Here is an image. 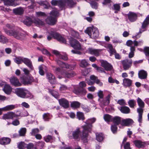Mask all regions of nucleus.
<instances>
[{
  "instance_id": "nucleus-1",
  "label": "nucleus",
  "mask_w": 149,
  "mask_h": 149,
  "mask_svg": "<svg viewBox=\"0 0 149 149\" xmlns=\"http://www.w3.org/2000/svg\"><path fill=\"white\" fill-rule=\"evenodd\" d=\"M96 119L95 118L88 119L85 122L86 125L82 126L81 127L83 129L82 131V134L81 136L82 139L85 142L86 141L87 137L88 136V133L91 132L92 127V124L95 122Z\"/></svg>"
},
{
  "instance_id": "nucleus-2",
  "label": "nucleus",
  "mask_w": 149,
  "mask_h": 149,
  "mask_svg": "<svg viewBox=\"0 0 149 149\" xmlns=\"http://www.w3.org/2000/svg\"><path fill=\"white\" fill-rule=\"evenodd\" d=\"M5 33L8 35L13 36L16 39L22 40L24 39L27 34L26 32L18 31L15 30H11L4 29Z\"/></svg>"
},
{
  "instance_id": "nucleus-3",
  "label": "nucleus",
  "mask_w": 149,
  "mask_h": 149,
  "mask_svg": "<svg viewBox=\"0 0 149 149\" xmlns=\"http://www.w3.org/2000/svg\"><path fill=\"white\" fill-rule=\"evenodd\" d=\"M58 14V11L55 8L50 13V16L48 17L46 19V22L52 25L56 24L57 20L56 17Z\"/></svg>"
},
{
  "instance_id": "nucleus-4",
  "label": "nucleus",
  "mask_w": 149,
  "mask_h": 149,
  "mask_svg": "<svg viewBox=\"0 0 149 149\" xmlns=\"http://www.w3.org/2000/svg\"><path fill=\"white\" fill-rule=\"evenodd\" d=\"M85 32L87 33L90 38H97L99 36V32L97 28L95 27H88L85 31Z\"/></svg>"
},
{
  "instance_id": "nucleus-5",
  "label": "nucleus",
  "mask_w": 149,
  "mask_h": 149,
  "mask_svg": "<svg viewBox=\"0 0 149 149\" xmlns=\"http://www.w3.org/2000/svg\"><path fill=\"white\" fill-rule=\"evenodd\" d=\"M111 97V95L109 94L104 98L98 99V101L100 107L103 108L105 106L108 105L110 103Z\"/></svg>"
},
{
  "instance_id": "nucleus-6",
  "label": "nucleus",
  "mask_w": 149,
  "mask_h": 149,
  "mask_svg": "<svg viewBox=\"0 0 149 149\" xmlns=\"http://www.w3.org/2000/svg\"><path fill=\"white\" fill-rule=\"evenodd\" d=\"M72 132V136H71L70 133L68 134V137L69 139H77L80 137L81 138V140L83 141L84 143H86L87 142V138L88 137V136L86 138V141H84L82 139L81 136V135L82 134V132L81 133H80V128H77L76 130L74 131H73Z\"/></svg>"
},
{
  "instance_id": "nucleus-7",
  "label": "nucleus",
  "mask_w": 149,
  "mask_h": 149,
  "mask_svg": "<svg viewBox=\"0 0 149 149\" xmlns=\"http://www.w3.org/2000/svg\"><path fill=\"white\" fill-rule=\"evenodd\" d=\"M49 33L54 38L58 41L65 44L66 43L65 39L58 33L53 30H51Z\"/></svg>"
},
{
  "instance_id": "nucleus-8",
  "label": "nucleus",
  "mask_w": 149,
  "mask_h": 149,
  "mask_svg": "<svg viewBox=\"0 0 149 149\" xmlns=\"http://www.w3.org/2000/svg\"><path fill=\"white\" fill-rule=\"evenodd\" d=\"M100 83V81L94 75H91L90 77V79H86L85 81H83L79 82V84H93Z\"/></svg>"
},
{
  "instance_id": "nucleus-9",
  "label": "nucleus",
  "mask_w": 149,
  "mask_h": 149,
  "mask_svg": "<svg viewBox=\"0 0 149 149\" xmlns=\"http://www.w3.org/2000/svg\"><path fill=\"white\" fill-rule=\"evenodd\" d=\"M52 4L54 6L58 5L61 10L65 9V2L64 0H52L51 1Z\"/></svg>"
},
{
  "instance_id": "nucleus-10",
  "label": "nucleus",
  "mask_w": 149,
  "mask_h": 149,
  "mask_svg": "<svg viewBox=\"0 0 149 149\" xmlns=\"http://www.w3.org/2000/svg\"><path fill=\"white\" fill-rule=\"evenodd\" d=\"M69 42L71 46L74 49L78 50L81 49V45L76 40L71 38L69 40Z\"/></svg>"
},
{
  "instance_id": "nucleus-11",
  "label": "nucleus",
  "mask_w": 149,
  "mask_h": 149,
  "mask_svg": "<svg viewBox=\"0 0 149 149\" xmlns=\"http://www.w3.org/2000/svg\"><path fill=\"white\" fill-rule=\"evenodd\" d=\"M124 70H127L130 68L132 65V60L126 59L121 61Z\"/></svg>"
},
{
  "instance_id": "nucleus-12",
  "label": "nucleus",
  "mask_w": 149,
  "mask_h": 149,
  "mask_svg": "<svg viewBox=\"0 0 149 149\" xmlns=\"http://www.w3.org/2000/svg\"><path fill=\"white\" fill-rule=\"evenodd\" d=\"M26 89L22 88H17L15 89V93L19 97L22 98H25Z\"/></svg>"
},
{
  "instance_id": "nucleus-13",
  "label": "nucleus",
  "mask_w": 149,
  "mask_h": 149,
  "mask_svg": "<svg viewBox=\"0 0 149 149\" xmlns=\"http://www.w3.org/2000/svg\"><path fill=\"white\" fill-rule=\"evenodd\" d=\"M103 50V49H95L90 48L88 49V53L97 56L100 55Z\"/></svg>"
},
{
  "instance_id": "nucleus-14",
  "label": "nucleus",
  "mask_w": 149,
  "mask_h": 149,
  "mask_svg": "<svg viewBox=\"0 0 149 149\" xmlns=\"http://www.w3.org/2000/svg\"><path fill=\"white\" fill-rule=\"evenodd\" d=\"M101 66L107 71H110L113 68L112 65L106 61H101Z\"/></svg>"
},
{
  "instance_id": "nucleus-15",
  "label": "nucleus",
  "mask_w": 149,
  "mask_h": 149,
  "mask_svg": "<svg viewBox=\"0 0 149 149\" xmlns=\"http://www.w3.org/2000/svg\"><path fill=\"white\" fill-rule=\"evenodd\" d=\"M135 146L139 148H143L146 146V143L140 140H135L133 142Z\"/></svg>"
},
{
  "instance_id": "nucleus-16",
  "label": "nucleus",
  "mask_w": 149,
  "mask_h": 149,
  "mask_svg": "<svg viewBox=\"0 0 149 149\" xmlns=\"http://www.w3.org/2000/svg\"><path fill=\"white\" fill-rule=\"evenodd\" d=\"M137 15L136 13L131 12H130L127 14L128 18L131 22H133L136 20Z\"/></svg>"
},
{
  "instance_id": "nucleus-17",
  "label": "nucleus",
  "mask_w": 149,
  "mask_h": 149,
  "mask_svg": "<svg viewBox=\"0 0 149 149\" xmlns=\"http://www.w3.org/2000/svg\"><path fill=\"white\" fill-rule=\"evenodd\" d=\"M22 63L28 67L31 70H33L32 62L30 59L23 57Z\"/></svg>"
},
{
  "instance_id": "nucleus-18",
  "label": "nucleus",
  "mask_w": 149,
  "mask_h": 149,
  "mask_svg": "<svg viewBox=\"0 0 149 149\" xmlns=\"http://www.w3.org/2000/svg\"><path fill=\"white\" fill-rule=\"evenodd\" d=\"M61 74L65 77L70 78L73 77L75 75L73 72H68L65 70L62 71L61 72Z\"/></svg>"
},
{
  "instance_id": "nucleus-19",
  "label": "nucleus",
  "mask_w": 149,
  "mask_h": 149,
  "mask_svg": "<svg viewBox=\"0 0 149 149\" xmlns=\"http://www.w3.org/2000/svg\"><path fill=\"white\" fill-rule=\"evenodd\" d=\"M17 117V115L15 113L10 112L4 114L3 117V118L4 119H13Z\"/></svg>"
},
{
  "instance_id": "nucleus-20",
  "label": "nucleus",
  "mask_w": 149,
  "mask_h": 149,
  "mask_svg": "<svg viewBox=\"0 0 149 149\" xmlns=\"http://www.w3.org/2000/svg\"><path fill=\"white\" fill-rule=\"evenodd\" d=\"M58 102L60 104L65 108H68L69 106L68 101L64 98L58 100Z\"/></svg>"
},
{
  "instance_id": "nucleus-21",
  "label": "nucleus",
  "mask_w": 149,
  "mask_h": 149,
  "mask_svg": "<svg viewBox=\"0 0 149 149\" xmlns=\"http://www.w3.org/2000/svg\"><path fill=\"white\" fill-rule=\"evenodd\" d=\"M133 122V120L131 119H123L121 118V125L122 126H127L132 124Z\"/></svg>"
},
{
  "instance_id": "nucleus-22",
  "label": "nucleus",
  "mask_w": 149,
  "mask_h": 149,
  "mask_svg": "<svg viewBox=\"0 0 149 149\" xmlns=\"http://www.w3.org/2000/svg\"><path fill=\"white\" fill-rule=\"evenodd\" d=\"M17 107L14 105H7L3 108H0V115L1 113V111H8L13 110Z\"/></svg>"
},
{
  "instance_id": "nucleus-23",
  "label": "nucleus",
  "mask_w": 149,
  "mask_h": 149,
  "mask_svg": "<svg viewBox=\"0 0 149 149\" xmlns=\"http://www.w3.org/2000/svg\"><path fill=\"white\" fill-rule=\"evenodd\" d=\"M139 77L141 79H144L146 78L147 76V72L143 70L139 71L138 73Z\"/></svg>"
},
{
  "instance_id": "nucleus-24",
  "label": "nucleus",
  "mask_w": 149,
  "mask_h": 149,
  "mask_svg": "<svg viewBox=\"0 0 149 149\" xmlns=\"http://www.w3.org/2000/svg\"><path fill=\"white\" fill-rule=\"evenodd\" d=\"M13 11V13L15 14L20 15L23 13L24 10L23 8L19 7L14 9Z\"/></svg>"
},
{
  "instance_id": "nucleus-25",
  "label": "nucleus",
  "mask_w": 149,
  "mask_h": 149,
  "mask_svg": "<svg viewBox=\"0 0 149 149\" xmlns=\"http://www.w3.org/2000/svg\"><path fill=\"white\" fill-rule=\"evenodd\" d=\"M65 2L66 6L65 8L68 6L69 8H72L76 4V2L73 0H64Z\"/></svg>"
},
{
  "instance_id": "nucleus-26",
  "label": "nucleus",
  "mask_w": 149,
  "mask_h": 149,
  "mask_svg": "<svg viewBox=\"0 0 149 149\" xmlns=\"http://www.w3.org/2000/svg\"><path fill=\"white\" fill-rule=\"evenodd\" d=\"M73 92L77 95H79V94L85 95L86 93V90L82 87L80 88L77 90L74 89Z\"/></svg>"
},
{
  "instance_id": "nucleus-27",
  "label": "nucleus",
  "mask_w": 149,
  "mask_h": 149,
  "mask_svg": "<svg viewBox=\"0 0 149 149\" xmlns=\"http://www.w3.org/2000/svg\"><path fill=\"white\" fill-rule=\"evenodd\" d=\"M118 109L122 113H128L130 112V109L127 107L125 106L120 107H118Z\"/></svg>"
},
{
  "instance_id": "nucleus-28",
  "label": "nucleus",
  "mask_w": 149,
  "mask_h": 149,
  "mask_svg": "<svg viewBox=\"0 0 149 149\" xmlns=\"http://www.w3.org/2000/svg\"><path fill=\"white\" fill-rule=\"evenodd\" d=\"M47 78L50 83H53L55 82V78L54 76L50 73H47Z\"/></svg>"
},
{
  "instance_id": "nucleus-29",
  "label": "nucleus",
  "mask_w": 149,
  "mask_h": 149,
  "mask_svg": "<svg viewBox=\"0 0 149 149\" xmlns=\"http://www.w3.org/2000/svg\"><path fill=\"white\" fill-rule=\"evenodd\" d=\"M3 90L6 94L9 95L11 93L12 88L9 84H5Z\"/></svg>"
},
{
  "instance_id": "nucleus-30",
  "label": "nucleus",
  "mask_w": 149,
  "mask_h": 149,
  "mask_svg": "<svg viewBox=\"0 0 149 149\" xmlns=\"http://www.w3.org/2000/svg\"><path fill=\"white\" fill-rule=\"evenodd\" d=\"M121 118L118 116H116L113 117L112 122L114 124L118 125L119 124H121Z\"/></svg>"
},
{
  "instance_id": "nucleus-31",
  "label": "nucleus",
  "mask_w": 149,
  "mask_h": 149,
  "mask_svg": "<svg viewBox=\"0 0 149 149\" xmlns=\"http://www.w3.org/2000/svg\"><path fill=\"white\" fill-rule=\"evenodd\" d=\"M74 68V65H73L65 63L63 64L61 68L63 69L65 68L67 70H73Z\"/></svg>"
},
{
  "instance_id": "nucleus-32",
  "label": "nucleus",
  "mask_w": 149,
  "mask_h": 149,
  "mask_svg": "<svg viewBox=\"0 0 149 149\" xmlns=\"http://www.w3.org/2000/svg\"><path fill=\"white\" fill-rule=\"evenodd\" d=\"M23 22L27 26H29L33 23V20L29 17H26L23 21Z\"/></svg>"
},
{
  "instance_id": "nucleus-33",
  "label": "nucleus",
  "mask_w": 149,
  "mask_h": 149,
  "mask_svg": "<svg viewBox=\"0 0 149 149\" xmlns=\"http://www.w3.org/2000/svg\"><path fill=\"white\" fill-rule=\"evenodd\" d=\"M149 24V15L146 17L143 22L142 23L141 28L144 29L147 27Z\"/></svg>"
},
{
  "instance_id": "nucleus-34",
  "label": "nucleus",
  "mask_w": 149,
  "mask_h": 149,
  "mask_svg": "<svg viewBox=\"0 0 149 149\" xmlns=\"http://www.w3.org/2000/svg\"><path fill=\"white\" fill-rule=\"evenodd\" d=\"M10 141L9 138H3L0 139V143L1 145H5L9 144Z\"/></svg>"
},
{
  "instance_id": "nucleus-35",
  "label": "nucleus",
  "mask_w": 149,
  "mask_h": 149,
  "mask_svg": "<svg viewBox=\"0 0 149 149\" xmlns=\"http://www.w3.org/2000/svg\"><path fill=\"white\" fill-rule=\"evenodd\" d=\"M137 112L139 113L138 121L139 123V125H141L142 121L143 110L141 108H138L137 109Z\"/></svg>"
},
{
  "instance_id": "nucleus-36",
  "label": "nucleus",
  "mask_w": 149,
  "mask_h": 149,
  "mask_svg": "<svg viewBox=\"0 0 149 149\" xmlns=\"http://www.w3.org/2000/svg\"><path fill=\"white\" fill-rule=\"evenodd\" d=\"M33 23L37 26L43 25L44 22L38 18L34 19L33 20Z\"/></svg>"
},
{
  "instance_id": "nucleus-37",
  "label": "nucleus",
  "mask_w": 149,
  "mask_h": 149,
  "mask_svg": "<svg viewBox=\"0 0 149 149\" xmlns=\"http://www.w3.org/2000/svg\"><path fill=\"white\" fill-rule=\"evenodd\" d=\"M81 104L78 101H73L71 102V106L74 109H77L80 107Z\"/></svg>"
},
{
  "instance_id": "nucleus-38",
  "label": "nucleus",
  "mask_w": 149,
  "mask_h": 149,
  "mask_svg": "<svg viewBox=\"0 0 149 149\" xmlns=\"http://www.w3.org/2000/svg\"><path fill=\"white\" fill-rule=\"evenodd\" d=\"M10 81L11 84H20L18 78L15 77H12L10 79Z\"/></svg>"
},
{
  "instance_id": "nucleus-39",
  "label": "nucleus",
  "mask_w": 149,
  "mask_h": 149,
  "mask_svg": "<svg viewBox=\"0 0 149 149\" xmlns=\"http://www.w3.org/2000/svg\"><path fill=\"white\" fill-rule=\"evenodd\" d=\"M113 117L108 114H104L103 118L104 120L107 123L112 122Z\"/></svg>"
},
{
  "instance_id": "nucleus-40",
  "label": "nucleus",
  "mask_w": 149,
  "mask_h": 149,
  "mask_svg": "<svg viewBox=\"0 0 149 149\" xmlns=\"http://www.w3.org/2000/svg\"><path fill=\"white\" fill-rule=\"evenodd\" d=\"M137 101L139 108H141L143 111V108L144 106V102L139 97H138Z\"/></svg>"
},
{
  "instance_id": "nucleus-41",
  "label": "nucleus",
  "mask_w": 149,
  "mask_h": 149,
  "mask_svg": "<svg viewBox=\"0 0 149 149\" xmlns=\"http://www.w3.org/2000/svg\"><path fill=\"white\" fill-rule=\"evenodd\" d=\"M52 116L50 113H44L43 115V118L45 121H48L51 119Z\"/></svg>"
},
{
  "instance_id": "nucleus-42",
  "label": "nucleus",
  "mask_w": 149,
  "mask_h": 149,
  "mask_svg": "<svg viewBox=\"0 0 149 149\" xmlns=\"http://www.w3.org/2000/svg\"><path fill=\"white\" fill-rule=\"evenodd\" d=\"M96 139L99 142L102 141L104 139V135L102 133H96Z\"/></svg>"
},
{
  "instance_id": "nucleus-43",
  "label": "nucleus",
  "mask_w": 149,
  "mask_h": 149,
  "mask_svg": "<svg viewBox=\"0 0 149 149\" xmlns=\"http://www.w3.org/2000/svg\"><path fill=\"white\" fill-rule=\"evenodd\" d=\"M45 141L47 142H52L54 140V137L48 135L44 137Z\"/></svg>"
},
{
  "instance_id": "nucleus-44",
  "label": "nucleus",
  "mask_w": 149,
  "mask_h": 149,
  "mask_svg": "<svg viewBox=\"0 0 149 149\" xmlns=\"http://www.w3.org/2000/svg\"><path fill=\"white\" fill-rule=\"evenodd\" d=\"M107 47L109 49V52L111 54L110 55L111 56L113 54V53L116 52V50L113 48L112 45L111 44H108L107 45Z\"/></svg>"
},
{
  "instance_id": "nucleus-45",
  "label": "nucleus",
  "mask_w": 149,
  "mask_h": 149,
  "mask_svg": "<svg viewBox=\"0 0 149 149\" xmlns=\"http://www.w3.org/2000/svg\"><path fill=\"white\" fill-rule=\"evenodd\" d=\"M23 57L18 56L14 59L15 62L18 64H21L23 62Z\"/></svg>"
},
{
  "instance_id": "nucleus-46",
  "label": "nucleus",
  "mask_w": 149,
  "mask_h": 149,
  "mask_svg": "<svg viewBox=\"0 0 149 149\" xmlns=\"http://www.w3.org/2000/svg\"><path fill=\"white\" fill-rule=\"evenodd\" d=\"M77 116L79 120H83L85 119L84 114L82 112L78 111L77 112Z\"/></svg>"
},
{
  "instance_id": "nucleus-47",
  "label": "nucleus",
  "mask_w": 149,
  "mask_h": 149,
  "mask_svg": "<svg viewBox=\"0 0 149 149\" xmlns=\"http://www.w3.org/2000/svg\"><path fill=\"white\" fill-rule=\"evenodd\" d=\"M128 103L130 107L134 108L136 105V101L133 99L130 100L128 101Z\"/></svg>"
},
{
  "instance_id": "nucleus-48",
  "label": "nucleus",
  "mask_w": 149,
  "mask_h": 149,
  "mask_svg": "<svg viewBox=\"0 0 149 149\" xmlns=\"http://www.w3.org/2000/svg\"><path fill=\"white\" fill-rule=\"evenodd\" d=\"M8 41V39L4 36L0 34V42L5 44Z\"/></svg>"
},
{
  "instance_id": "nucleus-49",
  "label": "nucleus",
  "mask_w": 149,
  "mask_h": 149,
  "mask_svg": "<svg viewBox=\"0 0 149 149\" xmlns=\"http://www.w3.org/2000/svg\"><path fill=\"white\" fill-rule=\"evenodd\" d=\"M49 91L51 95L56 98L57 99L58 98L59 95L57 92L54 91H52L50 89H49Z\"/></svg>"
},
{
  "instance_id": "nucleus-50",
  "label": "nucleus",
  "mask_w": 149,
  "mask_h": 149,
  "mask_svg": "<svg viewBox=\"0 0 149 149\" xmlns=\"http://www.w3.org/2000/svg\"><path fill=\"white\" fill-rule=\"evenodd\" d=\"M71 34L73 36L79 39L80 41H82V40L80 38L78 32L73 30L71 31Z\"/></svg>"
},
{
  "instance_id": "nucleus-51",
  "label": "nucleus",
  "mask_w": 149,
  "mask_h": 149,
  "mask_svg": "<svg viewBox=\"0 0 149 149\" xmlns=\"http://www.w3.org/2000/svg\"><path fill=\"white\" fill-rule=\"evenodd\" d=\"M26 130L25 128H22L19 131V135L21 136H23L25 135L26 132Z\"/></svg>"
},
{
  "instance_id": "nucleus-52",
  "label": "nucleus",
  "mask_w": 149,
  "mask_h": 149,
  "mask_svg": "<svg viewBox=\"0 0 149 149\" xmlns=\"http://www.w3.org/2000/svg\"><path fill=\"white\" fill-rule=\"evenodd\" d=\"M117 125L115 124H113L111 125V129L112 132L113 134L116 133L117 131Z\"/></svg>"
},
{
  "instance_id": "nucleus-53",
  "label": "nucleus",
  "mask_w": 149,
  "mask_h": 149,
  "mask_svg": "<svg viewBox=\"0 0 149 149\" xmlns=\"http://www.w3.org/2000/svg\"><path fill=\"white\" fill-rule=\"evenodd\" d=\"M88 64L87 62L85 59L82 60L81 61L80 64V66L82 67L85 68L87 66Z\"/></svg>"
},
{
  "instance_id": "nucleus-54",
  "label": "nucleus",
  "mask_w": 149,
  "mask_h": 149,
  "mask_svg": "<svg viewBox=\"0 0 149 149\" xmlns=\"http://www.w3.org/2000/svg\"><path fill=\"white\" fill-rule=\"evenodd\" d=\"M45 66L44 65H40L38 68L39 72L40 75L43 76L44 74V72L43 71V69H44Z\"/></svg>"
},
{
  "instance_id": "nucleus-55",
  "label": "nucleus",
  "mask_w": 149,
  "mask_h": 149,
  "mask_svg": "<svg viewBox=\"0 0 149 149\" xmlns=\"http://www.w3.org/2000/svg\"><path fill=\"white\" fill-rule=\"evenodd\" d=\"M41 5L46 9H48L49 7V3L47 1H43L41 2Z\"/></svg>"
},
{
  "instance_id": "nucleus-56",
  "label": "nucleus",
  "mask_w": 149,
  "mask_h": 149,
  "mask_svg": "<svg viewBox=\"0 0 149 149\" xmlns=\"http://www.w3.org/2000/svg\"><path fill=\"white\" fill-rule=\"evenodd\" d=\"M26 91L25 93V98H29L31 99L33 97V95L28 91L26 90Z\"/></svg>"
},
{
  "instance_id": "nucleus-57",
  "label": "nucleus",
  "mask_w": 149,
  "mask_h": 149,
  "mask_svg": "<svg viewBox=\"0 0 149 149\" xmlns=\"http://www.w3.org/2000/svg\"><path fill=\"white\" fill-rule=\"evenodd\" d=\"M108 81L110 83H116L117 84H118L119 83V82L118 80L116 79H114L111 77H109L108 78Z\"/></svg>"
},
{
  "instance_id": "nucleus-58",
  "label": "nucleus",
  "mask_w": 149,
  "mask_h": 149,
  "mask_svg": "<svg viewBox=\"0 0 149 149\" xmlns=\"http://www.w3.org/2000/svg\"><path fill=\"white\" fill-rule=\"evenodd\" d=\"M117 103L121 105L125 106L127 104L125 100L123 99L119 100L118 101Z\"/></svg>"
},
{
  "instance_id": "nucleus-59",
  "label": "nucleus",
  "mask_w": 149,
  "mask_h": 149,
  "mask_svg": "<svg viewBox=\"0 0 149 149\" xmlns=\"http://www.w3.org/2000/svg\"><path fill=\"white\" fill-rule=\"evenodd\" d=\"M134 46H141L143 44V41L142 40H140L138 41L134 40Z\"/></svg>"
},
{
  "instance_id": "nucleus-60",
  "label": "nucleus",
  "mask_w": 149,
  "mask_h": 149,
  "mask_svg": "<svg viewBox=\"0 0 149 149\" xmlns=\"http://www.w3.org/2000/svg\"><path fill=\"white\" fill-rule=\"evenodd\" d=\"M36 15L37 17L46 16V14L44 12H38L36 13Z\"/></svg>"
},
{
  "instance_id": "nucleus-61",
  "label": "nucleus",
  "mask_w": 149,
  "mask_h": 149,
  "mask_svg": "<svg viewBox=\"0 0 149 149\" xmlns=\"http://www.w3.org/2000/svg\"><path fill=\"white\" fill-rule=\"evenodd\" d=\"M26 147L27 149H32L34 148V145L33 143H30L28 144H26Z\"/></svg>"
},
{
  "instance_id": "nucleus-62",
  "label": "nucleus",
  "mask_w": 149,
  "mask_h": 149,
  "mask_svg": "<svg viewBox=\"0 0 149 149\" xmlns=\"http://www.w3.org/2000/svg\"><path fill=\"white\" fill-rule=\"evenodd\" d=\"M97 95L99 97L98 99H102L104 97L103 91L101 90H99L97 93Z\"/></svg>"
},
{
  "instance_id": "nucleus-63",
  "label": "nucleus",
  "mask_w": 149,
  "mask_h": 149,
  "mask_svg": "<svg viewBox=\"0 0 149 149\" xmlns=\"http://www.w3.org/2000/svg\"><path fill=\"white\" fill-rule=\"evenodd\" d=\"M39 130L38 128H35L32 130L31 134L32 135H35L39 132Z\"/></svg>"
},
{
  "instance_id": "nucleus-64",
  "label": "nucleus",
  "mask_w": 149,
  "mask_h": 149,
  "mask_svg": "<svg viewBox=\"0 0 149 149\" xmlns=\"http://www.w3.org/2000/svg\"><path fill=\"white\" fill-rule=\"evenodd\" d=\"M26 144L24 142H21L18 145V148L19 149H23L26 146Z\"/></svg>"
}]
</instances>
